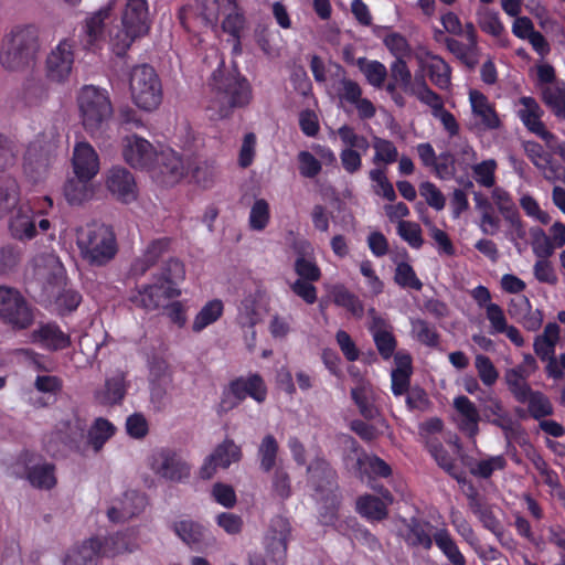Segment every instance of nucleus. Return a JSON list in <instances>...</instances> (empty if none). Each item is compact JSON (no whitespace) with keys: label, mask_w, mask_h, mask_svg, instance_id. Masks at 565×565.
<instances>
[{"label":"nucleus","mask_w":565,"mask_h":565,"mask_svg":"<svg viewBox=\"0 0 565 565\" xmlns=\"http://www.w3.org/2000/svg\"><path fill=\"white\" fill-rule=\"evenodd\" d=\"M269 221V205L266 200L258 199L255 201L249 213V226L252 230H264Z\"/></svg>","instance_id":"774afa93"},{"label":"nucleus","mask_w":565,"mask_h":565,"mask_svg":"<svg viewBox=\"0 0 565 565\" xmlns=\"http://www.w3.org/2000/svg\"><path fill=\"white\" fill-rule=\"evenodd\" d=\"M333 301L337 306L343 307L355 317H362L363 305L356 296L345 288H335L333 292Z\"/></svg>","instance_id":"e2e57ef3"},{"label":"nucleus","mask_w":565,"mask_h":565,"mask_svg":"<svg viewBox=\"0 0 565 565\" xmlns=\"http://www.w3.org/2000/svg\"><path fill=\"white\" fill-rule=\"evenodd\" d=\"M77 104L82 125L90 136L100 135L113 116V106L106 90L93 85L84 86Z\"/></svg>","instance_id":"39448f33"},{"label":"nucleus","mask_w":565,"mask_h":565,"mask_svg":"<svg viewBox=\"0 0 565 565\" xmlns=\"http://www.w3.org/2000/svg\"><path fill=\"white\" fill-rule=\"evenodd\" d=\"M434 540L438 548L452 565H466L465 556L447 530H438L434 534Z\"/></svg>","instance_id":"a19ab883"},{"label":"nucleus","mask_w":565,"mask_h":565,"mask_svg":"<svg viewBox=\"0 0 565 565\" xmlns=\"http://www.w3.org/2000/svg\"><path fill=\"white\" fill-rule=\"evenodd\" d=\"M58 137L60 135L55 127H51L47 131L42 132L40 145L41 159L38 158V162L41 161L44 167H49L56 156Z\"/></svg>","instance_id":"864d4df0"},{"label":"nucleus","mask_w":565,"mask_h":565,"mask_svg":"<svg viewBox=\"0 0 565 565\" xmlns=\"http://www.w3.org/2000/svg\"><path fill=\"white\" fill-rule=\"evenodd\" d=\"M395 282L401 287H408L415 290L423 288V282L417 278L413 267L407 263H399L395 269Z\"/></svg>","instance_id":"0e129e2a"},{"label":"nucleus","mask_w":565,"mask_h":565,"mask_svg":"<svg viewBox=\"0 0 565 565\" xmlns=\"http://www.w3.org/2000/svg\"><path fill=\"white\" fill-rule=\"evenodd\" d=\"M73 63V45L66 40L62 41L46 58V76L54 82L64 81L71 74Z\"/></svg>","instance_id":"ddd939ff"},{"label":"nucleus","mask_w":565,"mask_h":565,"mask_svg":"<svg viewBox=\"0 0 565 565\" xmlns=\"http://www.w3.org/2000/svg\"><path fill=\"white\" fill-rule=\"evenodd\" d=\"M191 179L202 188L211 186L217 175V168L213 160H194L190 167Z\"/></svg>","instance_id":"58836bf2"},{"label":"nucleus","mask_w":565,"mask_h":565,"mask_svg":"<svg viewBox=\"0 0 565 565\" xmlns=\"http://www.w3.org/2000/svg\"><path fill=\"white\" fill-rule=\"evenodd\" d=\"M412 332L415 338L423 344L428 347H437L439 335L436 329L423 319H413L411 321Z\"/></svg>","instance_id":"bf43d9fd"},{"label":"nucleus","mask_w":565,"mask_h":565,"mask_svg":"<svg viewBox=\"0 0 565 565\" xmlns=\"http://www.w3.org/2000/svg\"><path fill=\"white\" fill-rule=\"evenodd\" d=\"M56 367L52 359L38 356V406H51L56 403L63 391V380L57 375L49 374Z\"/></svg>","instance_id":"1a4fd4ad"},{"label":"nucleus","mask_w":565,"mask_h":565,"mask_svg":"<svg viewBox=\"0 0 565 565\" xmlns=\"http://www.w3.org/2000/svg\"><path fill=\"white\" fill-rule=\"evenodd\" d=\"M532 247L539 258H548L554 254L555 246L541 227L531 228Z\"/></svg>","instance_id":"052dcab7"},{"label":"nucleus","mask_w":565,"mask_h":565,"mask_svg":"<svg viewBox=\"0 0 565 565\" xmlns=\"http://www.w3.org/2000/svg\"><path fill=\"white\" fill-rule=\"evenodd\" d=\"M405 541L412 546H422L425 550H429L433 545V540L428 531L418 522H412L408 525L407 533L405 534Z\"/></svg>","instance_id":"338daca9"},{"label":"nucleus","mask_w":565,"mask_h":565,"mask_svg":"<svg viewBox=\"0 0 565 565\" xmlns=\"http://www.w3.org/2000/svg\"><path fill=\"white\" fill-rule=\"evenodd\" d=\"M116 431V427L106 418L98 417L94 420L87 433V443L94 451L99 452L104 445Z\"/></svg>","instance_id":"f704fd0d"},{"label":"nucleus","mask_w":565,"mask_h":565,"mask_svg":"<svg viewBox=\"0 0 565 565\" xmlns=\"http://www.w3.org/2000/svg\"><path fill=\"white\" fill-rule=\"evenodd\" d=\"M223 312V303L220 300H212L207 302L201 311L196 315L192 329L195 332H200L209 324L216 321Z\"/></svg>","instance_id":"3c124183"},{"label":"nucleus","mask_w":565,"mask_h":565,"mask_svg":"<svg viewBox=\"0 0 565 565\" xmlns=\"http://www.w3.org/2000/svg\"><path fill=\"white\" fill-rule=\"evenodd\" d=\"M241 459V446L236 445L233 439L225 438L205 458L204 463L199 471L200 478L209 480L215 475L217 468L226 469L232 463L238 462Z\"/></svg>","instance_id":"9d476101"},{"label":"nucleus","mask_w":565,"mask_h":565,"mask_svg":"<svg viewBox=\"0 0 565 565\" xmlns=\"http://www.w3.org/2000/svg\"><path fill=\"white\" fill-rule=\"evenodd\" d=\"M372 147L375 151L373 158L374 164H391L398 159L397 148L391 140L373 137Z\"/></svg>","instance_id":"8fccbe9b"},{"label":"nucleus","mask_w":565,"mask_h":565,"mask_svg":"<svg viewBox=\"0 0 565 565\" xmlns=\"http://www.w3.org/2000/svg\"><path fill=\"white\" fill-rule=\"evenodd\" d=\"M520 403L527 405L529 414L536 420L551 416L554 412L550 398L540 391L532 390Z\"/></svg>","instance_id":"ea45409f"},{"label":"nucleus","mask_w":565,"mask_h":565,"mask_svg":"<svg viewBox=\"0 0 565 565\" xmlns=\"http://www.w3.org/2000/svg\"><path fill=\"white\" fill-rule=\"evenodd\" d=\"M523 106L518 114L524 126L533 134L537 135L545 127L541 120L543 110L536 100L532 97H522L520 99Z\"/></svg>","instance_id":"7c9ffc66"},{"label":"nucleus","mask_w":565,"mask_h":565,"mask_svg":"<svg viewBox=\"0 0 565 565\" xmlns=\"http://www.w3.org/2000/svg\"><path fill=\"white\" fill-rule=\"evenodd\" d=\"M430 81L440 89H447L450 86L451 68L439 56H433L427 65Z\"/></svg>","instance_id":"49530a36"},{"label":"nucleus","mask_w":565,"mask_h":565,"mask_svg":"<svg viewBox=\"0 0 565 565\" xmlns=\"http://www.w3.org/2000/svg\"><path fill=\"white\" fill-rule=\"evenodd\" d=\"M307 472L316 491L332 493L338 489L337 473L324 459L316 458L308 466Z\"/></svg>","instance_id":"aec40b11"},{"label":"nucleus","mask_w":565,"mask_h":565,"mask_svg":"<svg viewBox=\"0 0 565 565\" xmlns=\"http://www.w3.org/2000/svg\"><path fill=\"white\" fill-rule=\"evenodd\" d=\"M92 179L77 178L67 181L64 188L65 198L68 203L79 205L94 195V188L90 183Z\"/></svg>","instance_id":"c9c22d12"},{"label":"nucleus","mask_w":565,"mask_h":565,"mask_svg":"<svg viewBox=\"0 0 565 565\" xmlns=\"http://www.w3.org/2000/svg\"><path fill=\"white\" fill-rule=\"evenodd\" d=\"M162 178V182L172 185L184 175V164L181 157L171 149L157 152L154 164L150 169Z\"/></svg>","instance_id":"4468645a"},{"label":"nucleus","mask_w":565,"mask_h":565,"mask_svg":"<svg viewBox=\"0 0 565 565\" xmlns=\"http://www.w3.org/2000/svg\"><path fill=\"white\" fill-rule=\"evenodd\" d=\"M38 276L41 279L40 303L65 316L75 311L82 302V295L67 282L65 269L58 257L53 253L43 254L38 264Z\"/></svg>","instance_id":"f257e3e1"},{"label":"nucleus","mask_w":565,"mask_h":565,"mask_svg":"<svg viewBox=\"0 0 565 565\" xmlns=\"http://www.w3.org/2000/svg\"><path fill=\"white\" fill-rule=\"evenodd\" d=\"M38 344L51 352L62 351L71 345V337L55 322H47L38 328Z\"/></svg>","instance_id":"a878e982"},{"label":"nucleus","mask_w":565,"mask_h":565,"mask_svg":"<svg viewBox=\"0 0 565 565\" xmlns=\"http://www.w3.org/2000/svg\"><path fill=\"white\" fill-rule=\"evenodd\" d=\"M0 318L13 328L24 329L31 324L33 316L18 290L0 286Z\"/></svg>","instance_id":"6e6552de"},{"label":"nucleus","mask_w":565,"mask_h":565,"mask_svg":"<svg viewBox=\"0 0 565 565\" xmlns=\"http://www.w3.org/2000/svg\"><path fill=\"white\" fill-rule=\"evenodd\" d=\"M230 394L239 404L247 395L258 403L266 398V387L259 375H252L248 379H238L231 383Z\"/></svg>","instance_id":"4be33fe9"},{"label":"nucleus","mask_w":565,"mask_h":565,"mask_svg":"<svg viewBox=\"0 0 565 565\" xmlns=\"http://www.w3.org/2000/svg\"><path fill=\"white\" fill-rule=\"evenodd\" d=\"M356 65L372 86L377 88L383 86L387 76V70L384 64L379 61H367L365 57H360L356 61Z\"/></svg>","instance_id":"a18cd8bd"},{"label":"nucleus","mask_w":565,"mask_h":565,"mask_svg":"<svg viewBox=\"0 0 565 565\" xmlns=\"http://www.w3.org/2000/svg\"><path fill=\"white\" fill-rule=\"evenodd\" d=\"M1 65L11 72H23L35 63V26L15 25L4 36L0 50Z\"/></svg>","instance_id":"7ed1b4c3"},{"label":"nucleus","mask_w":565,"mask_h":565,"mask_svg":"<svg viewBox=\"0 0 565 565\" xmlns=\"http://www.w3.org/2000/svg\"><path fill=\"white\" fill-rule=\"evenodd\" d=\"M126 394L125 376L118 373L106 380L103 387L94 393L95 402L104 406L119 404Z\"/></svg>","instance_id":"cd10ccee"},{"label":"nucleus","mask_w":565,"mask_h":565,"mask_svg":"<svg viewBox=\"0 0 565 565\" xmlns=\"http://www.w3.org/2000/svg\"><path fill=\"white\" fill-rule=\"evenodd\" d=\"M122 156L132 168L150 170L154 164L157 151L148 140L130 136L124 140Z\"/></svg>","instance_id":"f8f14e48"},{"label":"nucleus","mask_w":565,"mask_h":565,"mask_svg":"<svg viewBox=\"0 0 565 565\" xmlns=\"http://www.w3.org/2000/svg\"><path fill=\"white\" fill-rule=\"evenodd\" d=\"M170 247V238L162 237L151 242L142 258L138 259L134 266L132 270L137 275L145 274L151 266L156 264L158 258L166 252L169 250Z\"/></svg>","instance_id":"72a5a7b5"},{"label":"nucleus","mask_w":565,"mask_h":565,"mask_svg":"<svg viewBox=\"0 0 565 565\" xmlns=\"http://www.w3.org/2000/svg\"><path fill=\"white\" fill-rule=\"evenodd\" d=\"M106 188L116 200L122 203H130L138 195L135 177L122 167H113L108 170Z\"/></svg>","instance_id":"9b49d317"},{"label":"nucleus","mask_w":565,"mask_h":565,"mask_svg":"<svg viewBox=\"0 0 565 565\" xmlns=\"http://www.w3.org/2000/svg\"><path fill=\"white\" fill-rule=\"evenodd\" d=\"M469 507L486 529L495 535L501 534L502 526L498 518L499 508L488 504L483 497H470Z\"/></svg>","instance_id":"c85d7f7f"},{"label":"nucleus","mask_w":565,"mask_h":565,"mask_svg":"<svg viewBox=\"0 0 565 565\" xmlns=\"http://www.w3.org/2000/svg\"><path fill=\"white\" fill-rule=\"evenodd\" d=\"M408 60H395L390 67V77L398 83V86L406 93H409L412 85V73L407 66Z\"/></svg>","instance_id":"680f3d73"},{"label":"nucleus","mask_w":565,"mask_h":565,"mask_svg":"<svg viewBox=\"0 0 565 565\" xmlns=\"http://www.w3.org/2000/svg\"><path fill=\"white\" fill-rule=\"evenodd\" d=\"M184 275L185 270L183 264L178 259L171 258L162 267L157 282L177 288L178 282L184 278Z\"/></svg>","instance_id":"4d7b16f0"},{"label":"nucleus","mask_w":565,"mask_h":565,"mask_svg":"<svg viewBox=\"0 0 565 565\" xmlns=\"http://www.w3.org/2000/svg\"><path fill=\"white\" fill-rule=\"evenodd\" d=\"M143 507L141 497H116L107 510L108 519L122 523L137 515Z\"/></svg>","instance_id":"bb28decb"},{"label":"nucleus","mask_w":565,"mask_h":565,"mask_svg":"<svg viewBox=\"0 0 565 565\" xmlns=\"http://www.w3.org/2000/svg\"><path fill=\"white\" fill-rule=\"evenodd\" d=\"M542 98L556 117L565 119V88L557 86L545 87L542 92Z\"/></svg>","instance_id":"5fc2aeb1"},{"label":"nucleus","mask_w":565,"mask_h":565,"mask_svg":"<svg viewBox=\"0 0 565 565\" xmlns=\"http://www.w3.org/2000/svg\"><path fill=\"white\" fill-rule=\"evenodd\" d=\"M555 344L556 343L550 340L537 337L534 341V352L542 361H548L546 366L547 375L558 380L563 377V372L558 366L557 359L554 355Z\"/></svg>","instance_id":"e433bc0d"},{"label":"nucleus","mask_w":565,"mask_h":565,"mask_svg":"<svg viewBox=\"0 0 565 565\" xmlns=\"http://www.w3.org/2000/svg\"><path fill=\"white\" fill-rule=\"evenodd\" d=\"M19 200V185L14 179H0V217L6 215Z\"/></svg>","instance_id":"09e8293b"},{"label":"nucleus","mask_w":565,"mask_h":565,"mask_svg":"<svg viewBox=\"0 0 565 565\" xmlns=\"http://www.w3.org/2000/svg\"><path fill=\"white\" fill-rule=\"evenodd\" d=\"M175 533L186 544H199L204 540L205 529L193 521L184 520L174 525Z\"/></svg>","instance_id":"603ef678"},{"label":"nucleus","mask_w":565,"mask_h":565,"mask_svg":"<svg viewBox=\"0 0 565 565\" xmlns=\"http://www.w3.org/2000/svg\"><path fill=\"white\" fill-rule=\"evenodd\" d=\"M469 98L472 111L477 117L481 118V122L490 129L498 128L500 120L494 109L488 103L487 97L478 90H470Z\"/></svg>","instance_id":"473e14b6"},{"label":"nucleus","mask_w":565,"mask_h":565,"mask_svg":"<svg viewBox=\"0 0 565 565\" xmlns=\"http://www.w3.org/2000/svg\"><path fill=\"white\" fill-rule=\"evenodd\" d=\"M246 28V18L244 12L238 8L237 4L224 6V20L222 22V29L228 33L233 40V51L238 54L242 52L241 35Z\"/></svg>","instance_id":"b1692460"},{"label":"nucleus","mask_w":565,"mask_h":565,"mask_svg":"<svg viewBox=\"0 0 565 565\" xmlns=\"http://www.w3.org/2000/svg\"><path fill=\"white\" fill-rule=\"evenodd\" d=\"M255 41L266 55H271L279 42V33L268 25L258 24L254 32Z\"/></svg>","instance_id":"6e6d98bb"},{"label":"nucleus","mask_w":565,"mask_h":565,"mask_svg":"<svg viewBox=\"0 0 565 565\" xmlns=\"http://www.w3.org/2000/svg\"><path fill=\"white\" fill-rule=\"evenodd\" d=\"M388 497H359L356 510L359 513L371 521H380L387 515Z\"/></svg>","instance_id":"c756f323"},{"label":"nucleus","mask_w":565,"mask_h":565,"mask_svg":"<svg viewBox=\"0 0 565 565\" xmlns=\"http://www.w3.org/2000/svg\"><path fill=\"white\" fill-rule=\"evenodd\" d=\"M121 21L127 29H131L140 36L150 30V13L146 0H128L121 14Z\"/></svg>","instance_id":"dca6fc26"},{"label":"nucleus","mask_w":565,"mask_h":565,"mask_svg":"<svg viewBox=\"0 0 565 565\" xmlns=\"http://www.w3.org/2000/svg\"><path fill=\"white\" fill-rule=\"evenodd\" d=\"M426 448L441 469L451 476H456L457 466L455 459L449 456L437 437H426Z\"/></svg>","instance_id":"79ce46f5"},{"label":"nucleus","mask_w":565,"mask_h":565,"mask_svg":"<svg viewBox=\"0 0 565 565\" xmlns=\"http://www.w3.org/2000/svg\"><path fill=\"white\" fill-rule=\"evenodd\" d=\"M35 104V81L32 77L26 78L22 86L17 90L12 107L14 110L28 114L32 111Z\"/></svg>","instance_id":"c03bdc74"},{"label":"nucleus","mask_w":565,"mask_h":565,"mask_svg":"<svg viewBox=\"0 0 565 565\" xmlns=\"http://www.w3.org/2000/svg\"><path fill=\"white\" fill-rule=\"evenodd\" d=\"M139 38L141 36L132 32L131 29H127L122 22L109 31V43L117 56H124L131 44Z\"/></svg>","instance_id":"4c0bfd02"},{"label":"nucleus","mask_w":565,"mask_h":565,"mask_svg":"<svg viewBox=\"0 0 565 565\" xmlns=\"http://www.w3.org/2000/svg\"><path fill=\"white\" fill-rule=\"evenodd\" d=\"M279 446L276 438L268 434L263 439L258 447L260 469L269 472L276 466Z\"/></svg>","instance_id":"de8ad7c7"},{"label":"nucleus","mask_w":565,"mask_h":565,"mask_svg":"<svg viewBox=\"0 0 565 565\" xmlns=\"http://www.w3.org/2000/svg\"><path fill=\"white\" fill-rule=\"evenodd\" d=\"M387 50L395 56V60H411L413 50L407 40L399 33H390L383 40Z\"/></svg>","instance_id":"13d9d810"},{"label":"nucleus","mask_w":565,"mask_h":565,"mask_svg":"<svg viewBox=\"0 0 565 565\" xmlns=\"http://www.w3.org/2000/svg\"><path fill=\"white\" fill-rule=\"evenodd\" d=\"M481 414L483 420L501 428L505 435L513 430L514 422L499 398L492 396L486 398Z\"/></svg>","instance_id":"393cba45"},{"label":"nucleus","mask_w":565,"mask_h":565,"mask_svg":"<svg viewBox=\"0 0 565 565\" xmlns=\"http://www.w3.org/2000/svg\"><path fill=\"white\" fill-rule=\"evenodd\" d=\"M129 89L134 103L141 109L151 111L162 100L160 79L153 67L142 64L135 66L129 75Z\"/></svg>","instance_id":"423d86ee"},{"label":"nucleus","mask_w":565,"mask_h":565,"mask_svg":"<svg viewBox=\"0 0 565 565\" xmlns=\"http://www.w3.org/2000/svg\"><path fill=\"white\" fill-rule=\"evenodd\" d=\"M76 242L83 259L93 266L107 264L117 252L111 228L96 221L77 228Z\"/></svg>","instance_id":"20e7f679"},{"label":"nucleus","mask_w":565,"mask_h":565,"mask_svg":"<svg viewBox=\"0 0 565 565\" xmlns=\"http://www.w3.org/2000/svg\"><path fill=\"white\" fill-rule=\"evenodd\" d=\"M454 408L459 415L458 428L469 438L475 439L479 434L481 415L475 403L467 396L460 395L454 399Z\"/></svg>","instance_id":"6ab92c4d"},{"label":"nucleus","mask_w":565,"mask_h":565,"mask_svg":"<svg viewBox=\"0 0 565 565\" xmlns=\"http://www.w3.org/2000/svg\"><path fill=\"white\" fill-rule=\"evenodd\" d=\"M116 537H109L105 541V546L102 550L105 556H115L121 552V548L110 550L108 547L109 542H114ZM100 552V545L97 540H89L85 542L81 547L71 551L65 561L64 565H92Z\"/></svg>","instance_id":"a211bd4d"},{"label":"nucleus","mask_w":565,"mask_h":565,"mask_svg":"<svg viewBox=\"0 0 565 565\" xmlns=\"http://www.w3.org/2000/svg\"><path fill=\"white\" fill-rule=\"evenodd\" d=\"M85 430V420L76 415L72 418L61 420L56 426L61 441L68 446H76L83 439Z\"/></svg>","instance_id":"2f4dec72"},{"label":"nucleus","mask_w":565,"mask_h":565,"mask_svg":"<svg viewBox=\"0 0 565 565\" xmlns=\"http://www.w3.org/2000/svg\"><path fill=\"white\" fill-rule=\"evenodd\" d=\"M11 235L19 241H30L35 237V211L31 203L19 205L10 220Z\"/></svg>","instance_id":"412c9836"},{"label":"nucleus","mask_w":565,"mask_h":565,"mask_svg":"<svg viewBox=\"0 0 565 565\" xmlns=\"http://www.w3.org/2000/svg\"><path fill=\"white\" fill-rule=\"evenodd\" d=\"M397 233L413 248H420L424 244L422 228L415 222L401 220L397 225Z\"/></svg>","instance_id":"69168bd1"},{"label":"nucleus","mask_w":565,"mask_h":565,"mask_svg":"<svg viewBox=\"0 0 565 565\" xmlns=\"http://www.w3.org/2000/svg\"><path fill=\"white\" fill-rule=\"evenodd\" d=\"M180 295V290L173 286H164L159 282L147 286L138 296V303L147 309L153 310L164 307V301Z\"/></svg>","instance_id":"5701e85b"},{"label":"nucleus","mask_w":565,"mask_h":565,"mask_svg":"<svg viewBox=\"0 0 565 565\" xmlns=\"http://www.w3.org/2000/svg\"><path fill=\"white\" fill-rule=\"evenodd\" d=\"M447 49L463 63L469 70H473L479 63L478 45L463 44L456 39L446 40Z\"/></svg>","instance_id":"37998d69"},{"label":"nucleus","mask_w":565,"mask_h":565,"mask_svg":"<svg viewBox=\"0 0 565 565\" xmlns=\"http://www.w3.org/2000/svg\"><path fill=\"white\" fill-rule=\"evenodd\" d=\"M210 94L206 110L212 119L228 117L235 108H242L252 99V88L236 67L226 68L221 62L209 82Z\"/></svg>","instance_id":"f03ea898"},{"label":"nucleus","mask_w":565,"mask_h":565,"mask_svg":"<svg viewBox=\"0 0 565 565\" xmlns=\"http://www.w3.org/2000/svg\"><path fill=\"white\" fill-rule=\"evenodd\" d=\"M149 466L157 477L168 482H184L191 475V466L180 454L169 448L153 452Z\"/></svg>","instance_id":"0eeeda50"},{"label":"nucleus","mask_w":565,"mask_h":565,"mask_svg":"<svg viewBox=\"0 0 565 565\" xmlns=\"http://www.w3.org/2000/svg\"><path fill=\"white\" fill-rule=\"evenodd\" d=\"M508 313L530 331H536L543 322L542 311L539 309L533 310L529 298L523 295H519L510 300Z\"/></svg>","instance_id":"f3484780"},{"label":"nucleus","mask_w":565,"mask_h":565,"mask_svg":"<svg viewBox=\"0 0 565 565\" xmlns=\"http://www.w3.org/2000/svg\"><path fill=\"white\" fill-rule=\"evenodd\" d=\"M72 164L77 178L93 179L99 171L98 154L86 141H81L75 145Z\"/></svg>","instance_id":"2eb2a0df"}]
</instances>
